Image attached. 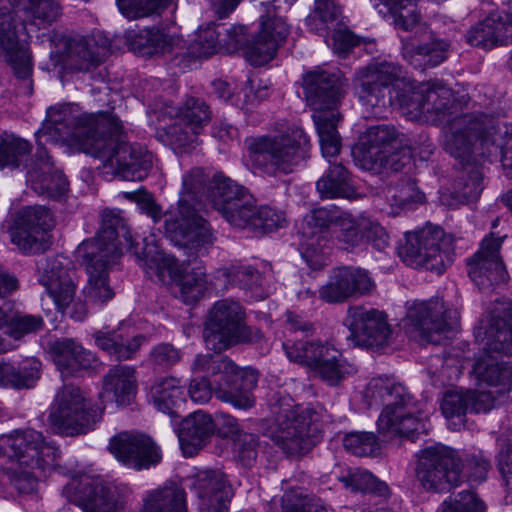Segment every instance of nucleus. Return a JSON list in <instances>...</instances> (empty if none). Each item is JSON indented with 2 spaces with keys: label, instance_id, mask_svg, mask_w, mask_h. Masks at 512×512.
I'll return each mask as SVG.
<instances>
[{
  "label": "nucleus",
  "instance_id": "1",
  "mask_svg": "<svg viewBox=\"0 0 512 512\" xmlns=\"http://www.w3.org/2000/svg\"><path fill=\"white\" fill-rule=\"evenodd\" d=\"M52 122L61 124L48 133L79 145V150L102 160V174L111 180L142 181L153 165L152 154L124 140L122 124L111 112L75 115L70 107L49 112Z\"/></svg>",
  "mask_w": 512,
  "mask_h": 512
},
{
  "label": "nucleus",
  "instance_id": "2",
  "mask_svg": "<svg viewBox=\"0 0 512 512\" xmlns=\"http://www.w3.org/2000/svg\"><path fill=\"white\" fill-rule=\"evenodd\" d=\"M206 182L207 177L202 168L195 167L185 172L177 206L171 207L165 213L148 192H126L125 197L135 201L139 209L151 217L154 223L165 217L164 234L175 246L188 250L189 256L204 255L216 240L210 223L196 208Z\"/></svg>",
  "mask_w": 512,
  "mask_h": 512
},
{
  "label": "nucleus",
  "instance_id": "3",
  "mask_svg": "<svg viewBox=\"0 0 512 512\" xmlns=\"http://www.w3.org/2000/svg\"><path fill=\"white\" fill-rule=\"evenodd\" d=\"M445 150L464 165L453 184L451 197L457 203L468 204L478 199L483 189L481 160L497 149L495 120L483 113H471L448 119Z\"/></svg>",
  "mask_w": 512,
  "mask_h": 512
},
{
  "label": "nucleus",
  "instance_id": "4",
  "mask_svg": "<svg viewBox=\"0 0 512 512\" xmlns=\"http://www.w3.org/2000/svg\"><path fill=\"white\" fill-rule=\"evenodd\" d=\"M474 335L482 354L476 358L472 373L495 387L499 399L507 400L512 389V302L495 300L486 307Z\"/></svg>",
  "mask_w": 512,
  "mask_h": 512
},
{
  "label": "nucleus",
  "instance_id": "5",
  "mask_svg": "<svg viewBox=\"0 0 512 512\" xmlns=\"http://www.w3.org/2000/svg\"><path fill=\"white\" fill-rule=\"evenodd\" d=\"M124 245H131V233L125 220L114 211H103L97 235L78 247L88 275L83 289L87 301L104 304L114 298L115 291L109 283L108 274L121 256Z\"/></svg>",
  "mask_w": 512,
  "mask_h": 512
},
{
  "label": "nucleus",
  "instance_id": "6",
  "mask_svg": "<svg viewBox=\"0 0 512 512\" xmlns=\"http://www.w3.org/2000/svg\"><path fill=\"white\" fill-rule=\"evenodd\" d=\"M364 399L369 407L384 406L377 421L382 434L414 440L430 429L427 416L416 409L405 387L387 377L372 378L365 388Z\"/></svg>",
  "mask_w": 512,
  "mask_h": 512
},
{
  "label": "nucleus",
  "instance_id": "7",
  "mask_svg": "<svg viewBox=\"0 0 512 512\" xmlns=\"http://www.w3.org/2000/svg\"><path fill=\"white\" fill-rule=\"evenodd\" d=\"M272 422L264 435L285 454L299 456L315 445L318 414L310 407L295 406L288 395L274 392L269 398Z\"/></svg>",
  "mask_w": 512,
  "mask_h": 512
},
{
  "label": "nucleus",
  "instance_id": "8",
  "mask_svg": "<svg viewBox=\"0 0 512 512\" xmlns=\"http://www.w3.org/2000/svg\"><path fill=\"white\" fill-rule=\"evenodd\" d=\"M249 150L255 169L277 177L292 173L309 157L310 143L303 129L293 125L279 134L255 138Z\"/></svg>",
  "mask_w": 512,
  "mask_h": 512
},
{
  "label": "nucleus",
  "instance_id": "9",
  "mask_svg": "<svg viewBox=\"0 0 512 512\" xmlns=\"http://www.w3.org/2000/svg\"><path fill=\"white\" fill-rule=\"evenodd\" d=\"M352 153L363 170L387 176L401 171L411 158V149L388 124L370 126Z\"/></svg>",
  "mask_w": 512,
  "mask_h": 512
},
{
  "label": "nucleus",
  "instance_id": "10",
  "mask_svg": "<svg viewBox=\"0 0 512 512\" xmlns=\"http://www.w3.org/2000/svg\"><path fill=\"white\" fill-rule=\"evenodd\" d=\"M203 337L209 350L220 352L233 344L256 343L263 334L245 324V311L239 302L224 299L210 310Z\"/></svg>",
  "mask_w": 512,
  "mask_h": 512
},
{
  "label": "nucleus",
  "instance_id": "11",
  "mask_svg": "<svg viewBox=\"0 0 512 512\" xmlns=\"http://www.w3.org/2000/svg\"><path fill=\"white\" fill-rule=\"evenodd\" d=\"M399 257L407 265L443 273L454 260L453 237L438 226L406 234V242L398 249Z\"/></svg>",
  "mask_w": 512,
  "mask_h": 512
},
{
  "label": "nucleus",
  "instance_id": "12",
  "mask_svg": "<svg viewBox=\"0 0 512 512\" xmlns=\"http://www.w3.org/2000/svg\"><path fill=\"white\" fill-rule=\"evenodd\" d=\"M42 37L50 49L48 69L62 66L75 71H89L99 66L109 53L108 40L100 35L67 37L51 31Z\"/></svg>",
  "mask_w": 512,
  "mask_h": 512
},
{
  "label": "nucleus",
  "instance_id": "13",
  "mask_svg": "<svg viewBox=\"0 0 512 512\" xmlns=\"http://www.w3.org/2000/svg\"><path fill=\"white\" fill-rule=\"evenodd\" d=\"M63 495L84 512H132L128 489L99 475L84 473L73 477L63 488Z\"/></svg>",
  "mask_w": 512,
  "mask_h": 512
},
{
  "label": "nucleus",
  "instance_id": "14",
  "mask_svg": "<svg viewBox=\"0 0 512 512\" xmlns=\"http://www.w3.org/2000/svg\"><path fill=\"white\" fill-rule=\"evenodd\" d=\"M69 107L68 105H60L50 107L47 110V117L42 126L36 132L37 139V152L35 154L34 166H26V182L38 194L48 198H58L64 195L68 189V181L61 171L55 170L53 163L44 144L47 142L57 143L62 142L68 145L77 146V143L67 141L64 139H54L50 130H54L58 124L52 122L49 112L53 109H63ZM61 126V124H59Z\"/></svg>",
  "mask_w": 512,
  "mask_h": 512
},
{
  "label": "nucleus",
  "instance_id": "15",
  "mask_svg": "<svg viewBox=\"0 0 512 512\" xmlns=\"http://www.w3.org/2000/svg\"><path fill=\"white\" fill-rule=\"evenodd\" d=\"M206 196L231 226L251 230L256 200L244 186L217 172L209 180Z\"/></svg>",
  "mask_w": 512,
  "mask_h": 512
},
{
  "label": "nucleus",
  "instance_id": "16",
  "mask_svg": "<svg viewBox=\"0 0 512 512\" xmlns=\"http://www.w3.org/2000/svg\"><path fill=\"white\" fill-rule=\"evenodd\" d=\"M462 463L457 452L445 445L426 447L417 454L415 476L428 492H448L459 485Z\"/></svg>",
  "mask_w": 512,
  "mask_h": 512
},
{
  "label": "nucleus",
  "instance_id": "17",
  "mask_svg": "<svg viewBox=\"0 0 512 512\" xmlns=\"http://www.w3.org/2000/svg\"><path fill=\"white\" fill-rule=\"evenodd\" d=\"M404 325L407 333L422 344H439L458 322L457 312L440 298L414 301L407 309Z\"/></svg>",
  "mask_w": 512,
  "mask_h": 512
},
{
  "label": "nucleus",
  "instance_id": "18",
  "mask_svg": "<svg viewBox=\"0 0 512 512\" xmlns=\"http://www.w3.org/2000/svg\"><path fill=\"white\" fill-rule=\"evenodd\" d=\"M0 446L9 458L29 470L46 473L58 465V448L54 443L46 441L41 432L31 428L2 435Z\"/></svg>",
  "mask_w": 512,
  "mask_h": 512
},
{
  "label": "nucleus",
  "instance_id": "19",
  "mask_svg": "<svg viewBox=\"0 0 512 512\" xmlns=\"http://www.w3.org/2000/svg\"><path fill=\"white\" fill-rule=\"evenodd\" d=\"M403 80L404 76L399 65L382 61L359 70L354 86L366 112L374 117H382L391 103L390 87Z\"/></svg>",
  "mask_w": 512,
  "mask_h": 512
},
{
  "label": "nucleus",
  "instance_id": "20",
  "mask_svg": "<svg viewBox=\"0 0 512 512\" xmlns=\"http://www.w3.org/2000/svg\"><path fill=\"white\" fill-rule=\"evenodd\" d=\"M102 412L91 406L80 388L64 385L54 398L49 414L51 425L60 433H86L101 419Z\"/></svg>",
  "mask_w": 512,
  "mask_h": 512
},
{
  "label": "nucleus",
  "instance_id": "21",
  "mask_svg": "<svg viewBox=\"0 0 512 512\" xmlns=\"http://www.w3.org/2000/svg\"><path fill=\"white\" fill-rule=\"evenodd\" d=\"M401 106L410 119L434 124L443 122L460 109L453 91L439 81L421 83L402 97Z\"/></svg>",
  "mask_w": 512,
  "mask_h": 512
},
{
  "label": "nucleus",
  "instance_id": "22",
  "mask_svg": "<svg viewBox=\"0 0 512 512\" xmlns=\"http://www.w3.org/2000/svg\"><path fill=\"white\" fill-rule=\"evenodd\" d=\"M72 261L63 255L48 257L38 262L39 282L45 287L59 311L69 317L81 321L86 315L85 305L73 302L76 285L73 280Z\"/></svg>",
  "mask_w": 512,
  "mask_h": 512
},
{
  "label": "nucleus",
  "instance_id": "23",
  "mask_svg": "<svg viewBox=\"0 0 512 512\" xmlns=\"http://www.w3.org/2000/svg\"><path fill=\"white\" fill-rule=\"evenodd\" d=\"M279 1L261 2L263 13L260 15V30L251 40H248L244 49L246 59L253 66L270 62L289 34L288 25L277 16L276 3Z\"/></svg>",
  "mask_w": 512,
  "mask_h": 512
},
{
  "label": "nucleus",
  "instance_id": "24",
  "mask_svg": "<svg viewBox=\"0 0 512 512\" xmlns=\"http://www.w3.org/2000/svg\"><path fill=\"white\" fill-rule=\"evenodd\" d=\"M331 237L339 248L346 251H353L366 244L383 251L389 245V236L385 228L364 215L352 216L343 213L336 217Z\"/></svg>",
  "mask_w": 512,
  "mask_h": 512
},
{
  "label": "nucleus",
  "instance_id": "25",
  "mask_svg": "<svg viewBox=\"0 0 512 512\" xmlns=\"http://www.w3.org/2000/svg\"><path fill=\"white\" fill-rule=\"evenodd\" d=\"M54 226L51 211L44 206H28L19 211L9 231L12 243L25 253L37 254L50 246L49 231Z\"/></svg>",
  "mask_w": 512,
  "mask_h": 512
},
{
  "label": "nucleus",
  "instance_id": "26",
  "mask_svg": "<svg viewBox=\"0 0 512 512\" xmlns=\"http://www.w3.org/2000/svg\"><path fill=\"white\" fill-rule=\"evenodd\" d=\"M345 323L350 330L349 339L356 346L378 351L393 342V331L387 316L377 309L350 307Z\"/></svg>",
  "mask_w": 512,
  "mask_h": 512
},
{
  "label": "nucleus",
  "instance_id": "27",
  "mask_svg": "<svg viewBox=\"0 0 512 512\" xmlns=\"http://www.w3.org/2000/svg\"><path fill=\"white\" fill-rule=\"evenodd\" d=\"M333 214L326 208H317L307 214L301 227L300 254L313 270L321 269L326 262L329 227L335 224Z\"/></svg>",
  "mask_w": 512,
  "mask_h": 512
},
{
  "label": "nucleus",
  "instance_id": "28",
  "mask_svg": "<svg viewBox=\"0 0 512 512\" xmlns=\"http://www.w3.org/2000/svg\"><path fill=\"white\" fill-rule=\"evenodd\" d=\"M345 79L339 71L316 69L303 75L307 104L316 113L335 111L345 94Z\"/></svg>",
  "mask_w": 512,
  "mask_h": 512
},
{
  "label": "nucleus",
  "instance_id": "29",
  "mask_svg": "<svg viewBox=\"0 0 512 512\" xmlns=\"http://www.w3.org/2000/svg\"><path fill=\"white\" fill-rule=\"evenodd\" d=\"M502 237L494 238L491 233L486 237L480 249L467 260L468 275L479 288H489L505 283L508 273L499 255Z\"/></svg>",
  "mask_w": 512,
  "mask_h": 512
},
{
  "label": "nucleus",
  "instance_id": "30",
  "mask_svg": "<svg viewBox=\"0 0 512 512\" xmlns=\"http://www.w3.org/2000/svg\"><path fill=\"white\" fill-rule=\"evenodd\" d=\"M137 243L134 245L131 238V245L128 247L137 263L142 267L150 277L155 276L159 282L166 286L175 285L181 280V276L186 270L183 263H180L174 256L166 254L154 241L143 240L142 246Z\"/></svg>",
  "mask_w": 512,
  "mask_h": 512
},
{
  "label": "nucleus",
  "instance_id": "31",
  "mask_svg": "<svg viewBox=\"0 0 512 512\" xmlns=\"http://www.w3.org/2000/svg\"><path fill=\"white\" fill-rule=\"evenodd\" d=\"M109 450L119 462L135 470L148 469L161 459L151 438L140 433H119L110 439Z\"/></svg>",
  "mask_w": 512,
  "mask_h": 512
},
{
  "label": "nucleus",
  "instance_id": "32",
  "mask_svg": "<svg viewBox=\"0 0 512 512\" xmlns=\"http://www.w3.org/2000/svg\"><path fill=\"white\" fill-rule=\"evenodd\" d=\"M374 283L367 271L355 267H340L319 289V298L327 303H343L356 295L368 294Z\"/></svg>",
  "mask_w": 512,
  "mask_h": 512
},
{
  "label": "nucleus",
  "instance_id": "33",
  "mask_svg": "<svg viewBox=\"0 0 512 512\" xmlns=\"http://www.w3.org/2000/svg\"><path fill=\"white\" fill-rule=\"evenodd\" d=\"M235 373L230 377L221 376L215 382L214 393L217 399L232 404L239 409H249L255 404L253 390L257 386L258 374L252 369L240 370L235 365Z\"/></svg>",
  "mask_w": 512,
  "mask_h": 512
},
{
  "label": "nucleus",
  "instance_id": "34",
  "mask_svg": "<svg viewBox=\"0 0 512 512\" xmlns=\"http://www.w3.org/2000/svg\"><path fill=\"white\" fill-rule=\"evenodd\" d=\"M422 42L415 44L405 42L402 45V56L415 69L425 70L441 64L447 59L450 49L449 41L438 38L430 29L423 33Z\"/></svg>",
  "mask_w": 512,
  "mask_h": 512
},
{
  "label": "nucleus",
  "instance_id": "35",
  "mask_svg": "<svg viewBox=\"0 0 512 512\" xmlns=\"http://www.w3.org/2000/svg\"><path fill=\"white\" fill-rule=\"evenodd\" d=\"M52 360L63 376H72L93 366L95 358L73 339L55 340L49 348Z\"/></svg>",
  "mask_w": 512,
  "mask_h": 512
},
{
  "label": "nucleus",
  "instance_id": "36",
  "mask_svg": "<svg viewBox=\"0 0 512 512\" xmlns=\"http://www.w3.org/2000/svg\"><path fill=\"white\" fill-rule=\"evenodd\" d=\"M215 431L210 415L194 412L182 420L178 429V439L185 455L192 456L202 448Z\"/></svg>",
  "mask_w": 512,
  "mask_h": 512
},
{
  "label": "nucleus",
  "instance_id": "37",
  "mask_svg": "<svg viewBox=\"0 0 512 512\" xmlns=\"http://www.w3.org/2000/svg\"><path fill=\"white\" fill-rule=\"evenodd\" d=\"M149 396L158 411L171 418L181 416L180 408L185 402V388L181 379L174 376L156 378L150 386Z\"/></svg>",
  "mask_w": 512,
  "mask_h": 512
},
{
  "label": "nucleus",
  "instance_id": "38",
  "mask_svg": "<svg viewBox=\"0 0 512 512\" xmlns=\"http://www.w3.org/2000/svg\"><path fill=\"white\" fill-rule=\"evenodd\" d=\"M375 8L383 17L391 16L395 26L404 31L421 36L430 29L426 23L421 22L416 0H378Z\"/></svg>",
  "mask_w": 512,
  "mask_h": 512
},
{
  "label": "nucleus",
  "instance_id": "39",
  "mask_svg": "<svg viewBox=\"0 0 512 512\" xmlns=\"http://www.w3.org/2000/svg\"><path fill=\"white\" fill-rule=\"evenodd\" d=\"M137 391L135 368L129 365L112 366L103 377V393L117 405H129Z\"/></svg>",
  "mask_w": 512,
  "mask_h": 512
},
{
  "label": "nucleus",
  "instance_id": "40",
  "mask_svg": "<svg viewBox=\"0 0 512 512\" xmlns=\"http://www.w3.org/2000/svg\"><path fill=\"white\" fill-rule=\"evenodd\" d=\"M41 376V362L27 358L17 367L8 362L0 363V386L12 389H30Z\"/></svg>",
  "mask_w": 512,
  "mask_h": 512
},
{
  "label": "nucleus",
  "instance_id": "41",
  "mask_svg": "<svg viewBox=\"0 0 512 512\" xmlns=\"http://www.w3.org/2000/svg\"><path fill=\"white\" fill-rule=\"evenodd\" d=\"M193 490L200 501L205 504L213 501H231L233 489L223 472L219 470H205L196 475Z\"/></svg>",
  "mask_w": 512,
  "mask_h": 512
},
{
  "label": "nucleus",
  "instance_id": "42",
  "mask_svg": "<svg viewBox=\"0 0 512 512\" xmlns=\"http://www.w3.org/2000/svg\"><path fill=\"white\" fill-rule=\"evenodd\" d=\"M141 512H186L184 489L176 483H166L144 498Z\"/></svg>",
  "mask_w": 512,
  "mask_h": 512
},
{
  "label": "nucleus",
  "instance_id": "43",
  "mask_svg": "<svg viewBox=\"0 0 512 512\" xmlns=\"http://www.w3.org/2000/svg\"><path fill=\"white\" fill-rule=\"evenodd\" d=\"M316 188L321 198H352L355 195L348 170L342 163L331 160L327 172L317 181Z\"/></svg>",
  "mask_w": 512,
  "mask_h": 512
},
{
  "label": "nucleus",
  "instance_id": "44",
  "mask_svg": "<svg viewBox=\"0 0 512 512\" xmlns=\"http://www.w3.org/2000/svg\"><path fill=\"white\" fill-rule=\"evenodd\" d=\"M32 146L20 137L4 133L0 135V169H22L34 166L35 158L30 159Z\"/></svg>",
  "mask_w": 512,
  "mask_h": 512
},
{
  "label": "nucleus",
  "instance_id": "45",
  "mask_svg": "<svg viewBox=\"0 0 512 512\" xmlns=\"http://www.w3.org/2000/svg\"><path fill=\"white\" fill-rule=\"evenodd\" d=\"M379 197L390 207V214L398 215L402 210L421 199L416 189V184L410 178L391 180L389 184L381 188Z\"/></svg>",
  "mask_w": 512,
  "mask_h": 512
},
{
  "label": "nucleus",
  "instance_id": "46",
  "mask_svg": "<svg viewBox=\"0 0 512 512\" xmlns=\"http://www.w3.org/2000/svg\"><path fill=\"white\" fill-rule=\"evenodd\" d=\"M217 278H223L227 284L238 286L239 288L250 291L252 297L256 300L266 297L261 284V273L251 266L222 267L217 270Z\"/></svg>",
  "mask_w": 512,
  "mask_h": 512
},
{
  "label": "nucleus",
  "instance_id": "47",
  "mask_svg": "<svg viewBox=\"0 0 512 512\" xmlns=\"http://www.w3.org/2000/svg\"><path fill=\"white\" fill-rule=\"evenodd\" d=\"M321 151L325 158H332L339 154L341 149L340 136L337 131V124L340 115L336 111L320 112L313 114Z\"/></svg>",
  "mask_w": 512,
  "mask_h": 512
},
{
  "label": "nucleus",
  "instance_id": "48",
  "mask_svg": "<svg viewBox=\"0 0 512 512\" xmlns=\"http://www.w3.org/2000/svg\"><path fill=\"white\" fill-rule=\"evenodd\" d=\"M341 9L334 0H315L313 10L306 18L310 31L326 36L341 22Z\"/></svg>",
  "mask_w": 512,
  "mask_h": 512
},
{
  "label": "nucleus",
  "instance_id": "49",
  "mask_svg": "<svg viewBox=\"0 0 512 512\" xmlns=\"http://www.w3.org/2000/svg\"><path fill=\"white\" fill-rule=\"evenodd\" d=\"M62 7L56 0H33L24 8V13L18 16L20 23L46 28L60 19Z\"/></svg>",
  "mask_w": 512,
  "mask_h": 512
},
{
  "label": "nucleus",
  "instance_id": "50",
  "mask_svg": "<svg viewBox=\"0 0 512 512\" xmlns=\"http://www.w3.org/2000/svg\"><path fill=\"white\" fill-rule=\"evenodd\" d=\"M179 42L177 37L151 29L140 31L138 35L130 36L132 49L142 54H158L171 52Z\"/></svg>",
  "mask_w": 512,
  "mask_h": 512
},
{
  "label": "nucleus",
  "instance_id": "51",
  "mask_svg": "<svg viewBox=\"0 0 512 512\" xmlns=\"http://www.w3.org/2000/svg\"><path fill=\"white\" fill-rule=\"evenodd\" d=\"M144 337L136 335L128 343H124L121 335L113 333L98 332L95 335V342L99 348L113 355L117 360H126L134 356L139 350Z\"/></svg>",
  "mask_w": 512,
  "mask_h": 512
},
{
  "label": "nucleus",
  "instance_id": "52",
  "mask_svg": "<svg viewBox=\"0 0 512 512\" xmlns=\"http://www.w3.org/2000/svg\"><path fill=\"white\" fill-rule=\"evenodd\" d=\"M339 481L352 491L374 493L382 497H387L389 494L387 484L375 478L368 471L351 469L346 475L340 476Z\"/></svg>",
  "mask_w": 512,
  "mask_h": 512
},
{
  "label": "nucleus",
  "instance_id": "53",
  "mask_svg": "<svg viewBox=\"0 0 512 512\" xmlns=\"http://www.w3.org/2000/svg\"><path fill=\"white\" fill-rule=\"evenodd\" d=\"M173 0H116L121 14L129 20L160 16Z\"/></svg>",
  "mask_w": 512,
  "mask_h": 512
},
{
  "label": "nucleus",
  "instance_id": "54",
  "mask_svg": "<svg viewBox=\"0 0 512 512\" xmlns=\"http://www.w3.org/2000/svg\"><path fill=\"white\" fill-rule=\"evenodd\" d=\"M207 275L202 267H195L190 272H184L181 280L176 282L180 297L186 304L198 301L207 289Z\"/></svg>",
  "mask_w": 512,
  "mask_h": 512
},
{
  "label": "nucleus",
  "instance_id": "55",
  "mask_svg": "<svg viewBox=\"0 0 512 512\" xmlns=\"http://www.w3.org/2000/svg\"><path fill=\"white\" fill-rule=\"evenodd\" d=\"M191 369L193 372H205L212 376H218V378L223 375L224 377H230L236 371L235 364L229 358L220 354L197 355Z\"/></svg>",
  "mask_w": 512,
  "mask_h": 512
},
{
  "label": "nucleus",
  "instance_id": "56",
  "mask_svg": "<svg viewBox=\"0 0 512 512\" xmlns=\"http://www.w3.org/2000/svg\"><path fill=\"white\" fill-rule=\"evenodd\" d=\"M342 442L347 451L360 457L373 456L380 449L378 438L373 432L352 431L343 437Z\"/></svg>",
  "mask_w": 512,
  "mask_h": 512
},
{
  "label": "nucleus",
  "instance_id": "57",
  "mask_svg": "<svg viewBox=\"0 0 512 512\" xmlns=\"http://www.w3.org/2000/svg\"><path fill=\"white\" fill-rule=\"evenodd\" d=\"M181 119L201 132L211 120V111L207 103L200 98H188L176 113Z\"/></svg>",
  "mask_w": 512,
  "mask_h": 512
},
{
  "label": "nucleus",
  "instance_id": "58",
  "mask_svg": "<svg viewBox=\"0 0 512 512\" xmlns=\"http://www.w3.org/2000/svg\"><path fill=\"white\" fill-rule=\"evenodd\" d=\"M320 344L321 342L319 341H293L287 339L282 343V347L290 361L311 369L312 365L316 362V354Z\"/></svg>",
  "mask_w": 512,
  "mask_h": 512
},
{
  "label": "nucleus",
  "instance_id": "59",
  "mask_svg": "<svg viewBox=\"0 0 512 512\" xmlns=\"http://www.w3.org/2000/svg\"><path fill=\"white\" fill-rule=\"evenodd\" d=\"M200 131L189 125L186 121L176 116V120L167 127V139L175 149L192 147L198 139Z\"/></svg>",
  "mask_w": 512,
  "mask_h": 512
},
{
  "label": "nucleus",
  "instance_id": "60",
  "mask_svg": "<svg viewBox=\"0 0 512 512\" xmlns=\"http://www.w3.org/2000/svg\"><path fill=\"white\" fill-rule=\"evenodd\" d=\"M222 32L217 30L215 24L200 28L195 39L190 45L191 53L196 57H208L217 52L219 47V36Z\"/></svg>",
  "mask_w": 512,
  "mask_h": 512
},
{
  "label": "nucleus",
  "instance_id": "61",
  "mask_svg": "<svg viewBox=\"0 0 512 512\" xmlns=\"http://www.w3.org/2000/svg\"><path fill=\"white\" fill-rule=\"evenodd\" d=\"M286 222L283 212L269 206H257L251 230L255 232H272L284 226Z\"/></svg>",
  "mask_w": 512,
  "mask_h": 512
},
{
  "label": "nucleus",
  "instance_id": "62",
  "mask_svg": "<svg viewBox=\"0 0 512 512\" xmlns=\"http://www.w3.org/2000/svg\"><path fill=\"white\" fill-rule=\"evenodd\" d=\"M491 34L498 45L512 41V13L505 10L491 11L487 16Z\"/></svg>",
  "mask_w": 512,
  "mask_h": 512
},
{
  "label": "nucleus",
  "instance_id": "63",
  "mask_svg": "<svg viewBox=\"0 0 512 512\" xmlns=\"http://www.w3.org/2000/svg\"><path fill=\"white\" fill-rule=\"evenodd\" d=\"M323 381L330 386L338 385L347 375L354 373L355 369L342 355L334 360L326 362L314 371Z\"/></svg>",
  "mask_w": 512,
  "mask_h": 512
},
{
  "label": "nucleus",
  "instance_id": "64",
  "mask_svg": "<svg viewBox=\"0 0 512 512\" xmlns=\"http://www.w3.org/2000/svg\"><path fill=\"white\" fill-rule=\"evenodd\" d=\"M457 499H449L443 502L442 512H485V506L474 492L463 491Z\"/></svg>",
  "mask_w": 512,
  "mask_h": 512
}]
</instances>
